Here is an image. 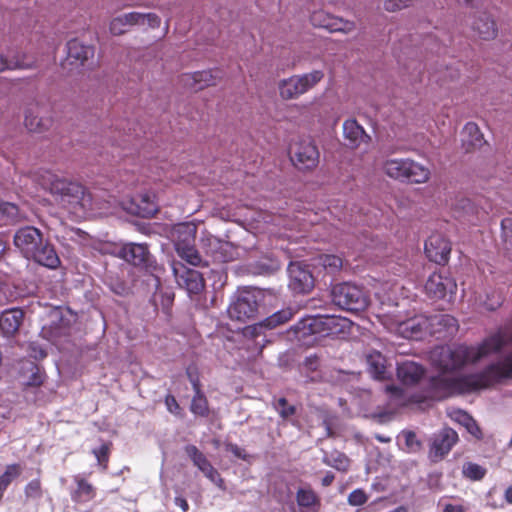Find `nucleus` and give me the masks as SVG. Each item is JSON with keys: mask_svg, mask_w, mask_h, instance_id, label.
I'll use <instances>...</instances> for the list:
<instances>
[{"mask_svg": "<svg viewBox=\"0 0 512 512\" xmlns=\"http://www.w3.org/2000/svg\"><path fill=\"white\" fill-rule=\"evenodd\" d=\"M116 255L136 266L147 264L150 258L147 246L135 243L125 244L118 248Z\"/></svg>", "mask_w": 512, "mask_h": 512, "instance_id": "nucleus-18", "label": "nucleus"}, {"mask_svg": "<svg viewBox=\"0 0 512 512\" xmlns=\"http://www.w3.org/2000/svg\"><path fill=\"white\" fill-rule=\"evenodd\" d=\"M219 79V73L212 70H204L183 74L181 76V83L188 89L199 91L209 86L216 85Z\"/></svg>", "mask_w": 512, "mask_h": 512, "instance_id": "nucleus-16", "label": "nucleus"}, {"mask_svg": "<svg viewBox=\"0 0 512 512\" xmlns=\"http://www.w3.org/2000/svg\"><path fill=\"white\" fill-rule=\"evenodd\" d=\"M406 174L405 180L416 184H424L430 179L431 172L428 167L408 158Z\"/></svg>", "mask_w": 512, "mask_h": 512, "instance_id": "nucleus-30", "label": "nucleus"}, {"mask_svg": "<svg viewBox=\"0 0 512 512\" xmlns=\"http://www.w3.org/2000/svg\"><path fill=\"white\" fill-rule=\"evenodd\" d=\"M21 467L18 464L8 465L5 472L0 476V485L8 487V485L21 474Z\"/></svg>", "mask_w": 512, "mask_h": 512, "instance_id": "nucleus-42", "label": "nucleus"}, {"mask_svg": "<svg viewBox=\"0 0 512 512\" xmlns=\"http://www.w3.org/2000/svg\"><path fill=\"white\" fill-rule=\"evenodd\" d=\"M423 374V368L413 361L402 362L397 368L399 380L407 385L417 383L422 378Z\"/></svg>", "mask_w": 512, "mask_h": 512, "instance_id": "nucleus-26", "label": "nucleus"}, {"mask_svg": "<svg viewBox=\"0 0 512 512\" xmlns=\"http://www.w3.org/2000/svg\"><path fill=\"white\" fill-rule=\"evenodd\" d=\"M29 259H33L38 264L50 269H56L60 265V258L54 247L45 240Z\"/></svg>", "mask_w": 512, "mask_h": 512, "instance_id": "nucleus-24", "label": "nucleus"}, {"mask_svg": "<svg viewBox=\"0 0 512 512\" xmlns=\"http://www.w3.org/2000/svg\"><path fill=\"white\" fill-rule=\"evenodd\" d=\"M324 462L339 471L345 472L349 468V459L342 453L334 452L324 457Z\"/></svg>", "mask_w": 512, "mask_h": 512, "instance_id": "nucleus-37", "label": "nucleus"}, {"mask_svg": "<svg viewBox=\"0 0 512 512\" xmlns=\"http://www.w3.org/2000/svg\"><path fill=\"white\" fill-rule=\"evenodd\" d=\"M25 494L27 498L37 499L41 496V485L38 480H32L25 488Z\"/></svg>", "mask_w": 512, "mask_h": 512, "instance_id": "nucleus-49", "label": "nucleus"}, {"mask_svg": "<svg viewBox=\"0 0 512 512\" xmlns=\"http://www.w3.org/2000/svg\"><path fill=\"white\" fill-rule=\"evenodd\" d=\"M450 251L451 245L442 234H432L425 242V253L435 263H446Z\"/></svg>", "mask_w": 512, "mask_h": 512, "instance_id": "nucleus-13", "label": "nucleus"}, {"mask_svg": "<svg viewBox=\"0 0 512 512\" xmlns=\"http://www.w3.org/2000/svg\"><path fill=\"white\" fill-rule=\"evenodd\" d=\"M17 65H19L17 61L8 60L7 51L0 53V71L12 70Z\"/></svg>", "mask_w": 512, "mask_h": 512, "instance_id": "nucleus-53", "label": "nucleus"}, {"mask_svg": "<svg viewBox=\"0 0 512 512\" xmlns=\"http://www.w3.org/2000/svg\"><path fill=\"white\" fill-rule=\"evenodd\" d=\"M36 180L50 192L56 203L76 217H84L92 209L91 196L82 185L62 179L50 171L42 172Z\"/></svg>", "mask_w": 512, "mask_h": 512, "instance_id": "nucleus-1", "label": "nucleus"}, {"mask_svg": "<svg viewBox=\"0 0 512 512\" xmlns=\"http://www.w3.org/2000/svg\"><path fill=\"white\" fill-rule=\"evenodd\" d=\"M462 473L466 478L477 481L485 476L486 470L478 464L468 462L463 465Z\"/></svg>", "mask_w": 512, "mask_h": 512, "instance_id": "nucleus-40", "label": "nucleus"}, {"mask_svg": "<svg viewBox=\"0 0 512 512\" xmlns=\"http://www.w3.org/2000/svg\"><path fill=\"white\" fill-rule=\"evenodd\" d=\"M134 201L136 202V207L129 208L131 213L142 217H151L157 211V206L154 203V196L148 193L138 195Z\"/></svg>", "mask_w": 512, "mask_h": 512, "instance_id": "nucleus-31", "label": "nucleus"}, {"mask_svg": "<svg viewBox=\"0 0 512 512\" xmlns=\"http://www.w3.org/2000/svg\"><path fill=\"white\" fill-rule=\"evenodd\" d=\"M333 303L348 311L364 310L369 303L363 290L350 283H341L333 287L331 292Z\"/></svg>", "mask_w": 512, "mask_h": 512, "instance_id": "nucleus-3", "label": "nucleus"}, {"mask_svg": "<svg viewBox=\"0 0 512 512\" xmlns=\"http://www.w3.org/2000/svg\"><path fill=\"white\" fill-rule=\"evenodd\" d=\"M452 418L464 427L470 420L471 416L464 411L458 410L453 412Z\"/></svg>", "mask_w": 512, "mask_h": 512, "instance_id": "nucleus-57", "label": "nucleus"}, {"mask_svg": "<svg viewBox=\"0 0 512 512\" xmlns=\"http://www.w3.org/2000/svg\"><path fill=\"white\" fill-rule=\"evenodd\" d=\"M408 158H391L382 164L383 172L395 180H405Z\"/></svg>", "mask_w": 512, "mask_h": 512, "instance_id": "nucleus-28", "label": "nucleus"}, {"mask_svg": "<svg viewBox=\"0 0 512 512\" xmlns=\"http://www.w3.org/2000/svg\"><path fill=\"white\" fill-rule=\"evenodd\" d=\"M321 265L330 272H335L342 267V259L336 255H323L320 257Z\"/></svg>", "mask_w": 512, "mask_h": 512, "instance_id": "nucleus-46", "label": "nucleus"}, {"mask_svg": "<svg viewBox=\"0 0 512 512\" xmlns=\"http://www.w3.org/2000/svg\"><path fill=\"white\" fill-rule=\"evenodd\" d=\"M273 406L275 410L279 413L282 419H289L292 415L295 414L296 408L294 405L288 404L285 398H279L274 401Z\"/></svg>", "mask_w": 512, "mask_h": 512, "instance_id": "nucleus-41", "label": "nucleus"}, {"mask_svg": "<svg viewBox=\"0 0 512 512\" xmlns=\"http://www.w3.org/2000/svg\"><path fill=\"white\" fill-rule=\"evenodd\" d=\"M327 18H332V15H329V14L323 12V11H315L311 15V22L315 26L323 27L324 28V25L320 24V23L321 22H327L328 21Z\"/></svg>", "mask_w": 512, "mask_h": 512, "instance_id": "nucleus-52", "label": "nucleus"}, {"mask_svg": "<svg viewBox=\"0 0 512 512\" xmlns=\"http://www.w3.org/2000/svg\"><path fill=\"white\" fill-rule=\"evenodd\" d=\"M334 480V475L331 474V473H328L323 479H322V484L324 486H329Z\"/></svg>", "mask_w": 512, "mask_h": 512, "instance_id": "nucleus-63", "label": "nucleus"}, {"mask_svg": "<svg viewBox=\"0 0 512 512\" xmlns=\"http://www.w3.org/2000/svg\"><path fill=\"white\" fill-rule=\"evenodd\" d=\"M177 232L185 234V238L183 240H177L175 243L178 255L189 264L197 266L200 263L201 258L197 250L192 245L195 228L189 225H180L177 228Z\"/></svg>", "mask_w": 512, "mask_h": 512, "instance_id": "nucleus-10", "label": "nucleus"}, {"mask_svg": "<svg viewBox=\"0 0 512 512\" xmlns=\"http://www.w3.org/2000/svg\"><path fill=\"white\" fill-rule=\"evenodd\" d=\"M386 360L379 352L367 355V365L370 374L378 380L386 378Z\"/></svg>", "mask_w": 512, "mask_h": 512, "instance_id": "nucleus-32", "label": "nucleus"}, {"mask_svg": "<svg viewBox=\"0 0 512 512\" xmlns=\"http://www.w3.org/2000/svg\"><path fill=\"white\" fill-rule=\"evenodd\" d=\"M349 322L346 319L337 318L334 316H327L319 319H304L293 327V332L298 341L303 343H310L306 337L318 332L319 327L322 325L332 333H336L348 326Z\"/></svg>", "mask_w": 512, "mask_h": 512, "instance_id": "nucleus-4", "label": "nucleus"}, {"mask_svg": "<svg viewBox=\"0 0 512 512\" xmlns=\"http://www.w3.org/2000/svg\"><path fill=\"white\" fill-rule=\"evenodd\" d=\"M481 303L488 310H494V309H496L500 305V301H499L498 297L495 300L481 301Z\"/></svg>", "mask_w": 512, "mask_h": 512, "instance_id": "nucleus-59", "label": "nucleus"}, {"mask_svg": "<svg viewBox=\"0 0 512 512\" xmlns=\"http://www.w3.org/2000/svg\"><path fill=\"white\" fill-rule=\"evenodd\" d=\"M24 321V312L21 309L13 308L5 310L0 314V331L5 337L14 336Z\"/></svg>", "mask_w": 512, "mask_h": 512, "instance_id": "nucleus-21", "label": "nucleus"}, {"mask_svg": "<svg viewBox=\"0 0 512 512\" xmlns=\"http://www.w3.org/2000/svg\"><path fill=\"white\" fill-rule=\"evenodd\" d=\"M77 482V489L75 491L76 497H78L80 500L88 501L91 500L94 495V487L92 484L87 482L86 480L82 478H76Z\"/></svg>", "mask_w": 512, "mask_h": 512, "instance_id": "nucleus-39", "label": "nucleus"}, {"mask_svg": "<svg viewBox=\"0 0 512 512\" xmlns=\"http://www.w3.org/2000/svg\"><path fill=\"white\" fill-rule=\"evenodd\" d=\"M466 430L475 438L480 439L482 438V432L477 425L476 421L471 417L466 426H464Z\"/></svg>", "mask_w": 512, "mask_h": 512, "instance_id": "nucleus-54", "label": "nucleus"}, {"mask_svg": "<svg viewBox=\"0 0 512 512\" xmlns=\"http://www.w3.org/2000/svg\"><path fill=\"white\" fill-rule=\"evenodd\" d=\"M137 18V11L114 17L109 23L110 33L114 36L125 34L131 27L138 26Z\"/></svg>", "mask_w": 512, "mask_h": 512, "instance_id": "nucleus-25", "label": "nucleus"}, {"mask_svg": "<svg viewBox=\"0 0 512 512\" xmlns=\"http://www.w3.org/2000/svg\"><path fill=\"white\" fill-rule=\"evenodd\" d=\"M165 404L170 413L173 414H179L180 413V406L178 402L176 401L175 397L172 395H167L165 398Z\"/></svg>", "mask_w": 512, "mask_h": 512, "instance_id": "nucleus-55", "label": "nucleus"}, {"mask_svg": "<svg viewBox=\"0 0 512 512\" xmlns=\"http://www.w3.org/2000/svg\"><path fill=\"white\" fill-rule=\"evenodd\" d=\"M368 500V496L361 489L352 491L348 496V503L352 506H361Z\"/></svg>", "mask_w": 512, "mask_h": 512, "instance_id": "nucleus-48", "label": "nucleus"}, {"mask_svg": "<svg viewBox=\"0 0 512 512\" xmlns=\"http://www.w3.org/2000/svg\"><path fill=\"white\" fill-rule=\"evenodd\" d=\"M30 356L35 359H42L46 356L45 350L35 343L30 344Z\"/></svg>", "mask_w": 512, "mask_h": 512, "instance_id": "nucleus-58", "label": "nucleus"}, {"mask_svg": "<svg viewBox=\"0 0 512 512\" xmlns=\"http://www.w3.org/2000/svg\"><path fill=\"white\" fill-rule=\"evenodd\" d=\"M403 436L405 438V445H406V448L410 451V452H416L420 449L421 447V444L420 442L417 440L416 438V435L411 432V431H408V432H404L403 433Z\"/></svg>", "mask_w": 512, "mask_h": 512, "instance_id": "nucleus-50", "label": "nucleus"}, {"mask_svg": "<svg viewBox=\"0 0 512 512\" xmlns=\"http://www.w3.org/2000/svg\"><path fill=\"white\" fill-rule=\"evenodd\" d=\"M386 391L392 395L395 399L401 397L402 391L396 386H387Z\"/></svg>", "mask_w": 512, "mask_h": 512, "instance_id": "nucleus-60", "label": "nucleus"}, {"mask_svg": "<svg viewBox=\"0 0 512 512\" xmlns=\"http://www.w3.org/2000/svg\"><path fill=\"white\" fill-rule=\"evenodd\" d=\"M187 456L192 460L193 464L215 485L223 486V479L218 471L211 465L206 456L194 445L185 447Z\"/></svg>", "mask_w": 512, "mask_h": 512, "instance_id": "nucleus-14", "label": "nucleus"}, {"mask_svg": "<svg viewBox=\"0 0 512 512\" xmlns=\"http://www.w3.org/2000/svg\"><path fill=\"white\" fill-rule=\"evenodd\" d=\"M458 440L457 433L451 428H444L435 435L430 453L434 458H442L449 453Z\"/></svg>", "mask_w": 512, "mask_h": 512, "instance_id": "nucleus-19", "label": "nucleus"}, {"mask_svg": "<svg viewBox=\"0 0 512 512\" xmlns=\"http://www.w3.org/2000/svg\"><path fill=\"white\" fill-rule=\"evenodd\" d=\"M0 211L6 214L10 218H16L18 216V208L9 202L2 201L0 199Z\"/></svg>", "mask_w": 512, "mask_h": 512, "instance_id": "nucleus-51", "label": "nucleus"}, {"mask_svg": "<svg viewBox=\"0 0 512 512\" xmlns=\"http://www.w3.org/2000/svg\"><path fill=\"white\" fill-rule=\"evenodd\" d=\"M172 272L178 285L185 288L189 294H199L204 289V280L198 271L173 262Z\"/></svg>", "mask_w": 512, "mask_h": 512, "instance_id": "nucleus-7", "label": "nucleus"}, {"mask_svg": "<svg viewBox=\"0 0 512 512\" xmlns=\"http://www.w3.org/2000/svg\"><path fill=\"white\" fill-rule=\"evenodd\" d=\"M327 20V22H321L320 24H323L324 28L331 32L349 34L356 29V23L351 20H347L336 16H332V18H327Z\"/></svg>", "mask_w": 512, "mask_h": 512, "instance_id": "nucleus-33", "label": "nucleus"}, {"mask_svg": "<svg viewBox=\"0 0 512 512\" xmlns=\"http://www.w3.org/2000/svg\"><path fill=\"white\" fill-rule=\"evenodd\" d=\"M343 137L350 149H357L362 145H368L371 137L364 128L353 118L347 119L342 125Z\"/></svg>", "mask_w": 512, "mask_h": 512, "instance_id": "nucleus-15", "label": "nucleus"}, {"mask_svg": "<svg viewBox=\"0 0 512 512\" xmlns=\"http://www.w3.org/2000/svg\"><path fill=\"white\" fill-rule=\"evenodd\" d=\"M94 56V47L84 44L79 39H71L67 43V61L71 65L81 66Z\"/></svg>", "mask_w": 512, "mask_h": 512, "instance_id": "nucleus-20", "label": "nucleus"}, {"mask_svg": "<svg viewBox=\"0 0 512 512\" xmlns=\"http://www.w3.org/2000/svg\"><path fill=\"white\" fill-rule=\"evenodd\" d=\"M472 30L482 40H492L498 32L494 19L487 13H480L475 17Z\"/></svg>", "mask_w": 512, "mask_h": 512, "instance_id": "nucleus-22", "label": "nucleus"}, {"mask_svg": "<svg viewBox=\"0 0 512 512\" xmlns=\"http://www.w3.org/2000/svg\"><path fill=\"white\" fill-rule=\"evenodd\" d=\"M462 144L466 150L481 147L484 139L479 127L473 123H467L462 130Z\"/></svg>", "mask_w": 512, "mask_h": 512, "instance_id": "nucleus-29", "label": "nucleus"}, {"mask_svg": "<svg viewBox=\"0 0 512 512\" xmlns=\"http://www.w3.org/2000/svg\"><path fill=\"white\" fill-rule=\"evenodd\" d=\"M137 21L138 26L147 25L151 29H156L160 27L161 19L155 13H141L137 12Z\"/></svg>", "mask_w": 512, "mask_h": 512, "instance_id": "nucleus-44", "label": "nucleus"}, {"mask_svg": "<svg viewBox=\"0 0 512 512\" xmlns=\"http://www.w3.org/2000/svg\"><path fill=\"white\" fill-rule=\"evenodd\" d=\"M259 292L256 290H243L228 308L231 319L246 322L253 319L258 311Z\"/></svg>", "mask_w": 512, "mask_h": 512, "instance_id": "nucleus-5", "label": "nucleus"}, {"mask_svg": "<svg viewBox=\"0 0 512 512\" xmlns=\"http://www.w3.org/2000/svg\"><path fill=\"white\" fill-rule=\"evenodd\" d=\"M53 123L51 115L39 105L27 107L24 113V125L30 132L41 133Z\"/></svg>", "mask_w": 512, "mask_h": 512, "instance_id": "nucleus-12", "label": "nucleus"}, {"mask_svg": "<svg viewBox=\"0 0 512 512\" xmlns=\"http://www.w3.org/2000/svg\"><path fill=\"white\" fill-rule=\"evenodd\" d=\"M505 499L508 503L512 504V486L508 487L505 491Z\"/></svg>", "mask_w": 512, "mask_h": 512, "instance_id": "nucleus-64", "label": "nucleus"}, {"mask_svg": "<svg viewBox=\"0 0 512 512\" xmlns=\"http://www.w3.org/2000/svg\"><path fill=\"white\" fill-rule=\"evenodd\" d=\"M400 332L408 338H419L423 332H429L428 318L418 316L400 324Z\"/></svg>", "mask_w": 512, "mask_h": 512, "instance_id": "nucleus-27", "label": "nucleus"}, {"mask_svg": "<svg viewBox=\"0 0 512 512\" xmlns=\"http://www.w3.org/2000/svg\"><path fill=\"white\" fill-rule=\"evenodd\" d=\"M324 78L321 70H313L301 75H293L279 82V94L284 100L297 99L314 88Z\"/></svg>", "mask_w": 512, "mask_h": 512, "instance_id": "nucleus-2", "label": "nucleus"}, {"mask_svg": "<svg viewBox=\"0 0 512 512\" xmlns=\"http://www.w3.org/2000/svg\"><path fill=\"white\" fill-rule=\"evenodd\" d=\"M288 275L289 287L296 293H308L314 286L312 274L301 263H290Z\"/></svg>", "mask_w": 512, "mask_h": 512, "instance_id": "nucleus-11", "label": "nucleus"}, {"mask_svg": "<svg viewBox=\"0 0 512 512\" xmlns=\"http://www.w3.org/2000/svg\"><path fill=\"white\" fill-rule=\"evenodd\" d=\"M226 450L228 452L232 453L237 458H240V459H243V460H248V455L246 454L245 450L240 448V447H238L235 444H227L226 445Z\"/></svg>", "mask_w": 512, "mask_h": 512, "instance_id": "nucleus-56", "label": "nucleus"}, {"mask_svg": "<svg viewBox=\"0 0 512 512\" xmlns=\"http://www.w3.org/2000/svg\"><path fill=\"white\" fill-rule=\"evenodd\" d=\"M109 449V445L107 443H103L92 451L98 461V464L103 466V468L106 467V462L108 461Z\"/></svg>", "mask_w": 512, "mask_h": 512, "instance_id": "nucleus-47", "label": "nucleus"}, {"mask_svg": "<svg viewBox=\"0 0 512 512\" xmlns=\"http://www.w3.org/2000/svg\"><path fill=\"white\" fill-rule=\"evenodd\" d=\"M195 388V396L192 399L191 403V411L198 416H207L208 415V402L206 398L200 393L199 387L196 383H194Z\"/></svg>", "mask_w": 512, "mask_h": 512, "instance_id": "nucleus-36", "label": "nucleus"}, {"mask_svg": "<svg viewBox=\"0 0 512 512\" xmlns=\"http://www.w3.org/2000/svg\"><path fill=\"white\" fill-rule=\"evenodd\" d=\"M418 0H385L383 7L387 12L395 13L413 6Z\"/></svg>", "mask_w": 512, "mask_h": 512, "instance_id": "nucleus-43", "label": "nucleus"}, {"mask_svg": "<svg viewBox=\"0 0 512 512\" xmlns=\"http://www.w3.org/2000/svg\"><path fill=\"white\" fill-rule=\"evenodd\" d=\"M294 313L295 312L291 308L277 311L266 318L263 325L270 329L276 328L277 326L289 321L293 317Z\"/></svg>", "mask_w": 512, "mask_h": 512, "instance_id": "nucleus-35", "label": "nucleus"}, {"mask_svg": "<svg viewBox=\"0 0 512 512\" xmlns=\"http://www.w3.org/2000/svg\"><path fill=\"white\" fill-rule=\"evenodd\" d=\"M457 289L456 282L449 276L433 273L425 283L426 293L435 299H444L452 296Z\"/></svg>", "mask_w": 512, "mask_h": 512, "instance_id": "nucleus-9", "label": "nucleus"}, {"mask_svg": "<svg viewBox=\"0 0 512 512\" xmlns=\"http://www.w3.org/2000/svg\"><path fill=\"white\" fill-rule=\"evenodd\" d=\"M290 158L298 169H313L319 162V152L311 139H298L290 145Z\"/></svg>", "mask_w": 512, "mask_h": 512, "instance_id": "nucleus-6", "label": "nucleus"}, {"mask_svg": "<svg viewBox=\"0 0 512 512\" xmlns=\"http://www.w3.org/2000/svg\"><path fill=\"white\" fill-rule=\"evenodd\" d=\"M502 240L506 250H512V218H505L501 222Z\"/></svg>", "mask_w": 512, "mask_h": 512, "instance_id": "nucleus-45", "label": "nucleus"}, {"mask_svg": "<svg viewBox=\"0 0 512 512\" xmlns=\"http://www.w3.org/2000/svg\"><path fill=\"white\" fill-rule=\"evenodd\" d=\"M43 241L40 230L32 226L20 228L14 235L15 246L27 259L42 245Z\"/></svg>", "mask_w": 512, "mask_h": 512, "instance_id": "nucleus-8", "label": "nucleus"}, {"mask_svg": "<svg viewBox=\"0 0 512 512\" xmlns=\"http://www.w3.org/2000/svg\"><path fill=\"white\" fill-rule=\"evenodd\" d=\"M443 512H465V510L461 505L447 504L445 505Z\"/></svg>", "mask_w": 512, "mask_h": 512, "instance_id": "nucleus-61", "label": "nucleus"}, {"mask_svg": "<svg viewBox=\"0 0 512 512\" xmlns=\"http://www.w3.org/2000/svg\"><path fill=\"white\" fill-rule=\"evenodd\" d=\"M430 334H447L453 335L457 329V320L448 314H438L428 318Z\"/></svg>", "mask_w": 512, "mask_h": 512, "instance_id": "nucleus-23", "label": "nucleus"}, {"mask_svg": "<svg viewBox=\"0 0 512 512\" xmlns=\"http://www.w3.org/2000/svg\"><path fill=\"white\" fill-rule=\"evenodd\" d=\"M175 504L179 506L184 512H186L189 508L187 501L182 497H176Z\"/></svg>", "mask_w": 512, "mask_h": 512, "instance_id": "nucleus-62", "label": "nucleus"}, {"mask_svg": "<svg viewBox=\"0 0 512 512\" xmlns=\"http://www.w3.org/2000/svg\"><path fill=\"white\" fill-rule=\"evenodd\" d=\"M207 242L208 252L216 261L228 262L239 256L238 248L231 242L222 241L216 237L208 238Z\"/></svg>", "mask_w": 512, "mask_h": 512, "instance_id": "nucleus-17", "label": "nucleus"}, {"mask_svg": "<svg viewBox=\"0 0 512 512\" xmlns=\"http://www.w3.org/2000/svg\"><path fill=\"white\" fill-rule=\"evenodd\" d=\"M8 60L17 61L19 65L14 69H30L34 66V61L30 59L25 53L16 49L7 50Z\"/></svg>", "mask_w": 512, "mask_h": 512, "instance_id": "nucleus-38", "label": "nucleus"}, {"mask_svg": "<svg viewBox=\"0 0 512 512\" xmlns=\"http://www.w3.org/2000/svg\"><path fill=\"white\" fill-rule=\"evenodd\" d=\"M296 500L301 508L316 512L320 507V499L311 489H299Z\"/></svg>", "mask_w": 512, "mask_h": 512, "instance_id": "nucleus-34", "label": "nucleus"}]
</instances>
